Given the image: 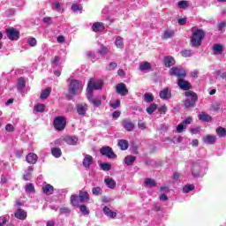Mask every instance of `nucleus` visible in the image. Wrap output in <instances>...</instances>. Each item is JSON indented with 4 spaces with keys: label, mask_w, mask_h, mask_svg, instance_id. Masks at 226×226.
I'll use <instances>...</instances> for the list:
<instances>
[{
    "label": "nucleus",
    "mask_w": 226,
    "mask_h": 226,
    "mask_svg": "<svg viewBox=\"0 0 226 226\" xmlns=\"http://www.w3.org/2000/svg\"><path fill=\"white\" fill-rule=\"evenodd\" d=\"M192 36L191 37V46L199 49L202 45V41L206 38V32L200 28L193 26L192 28Z\"/></svg>",
    "instance_id": "obj_1"
},
{
    "label": "nucleus",
    "mask_w": 226,
    "mask_h": 226,
    "mask_svg": "<svg viewBox=\"0 0 226 226\" xmlns=\"http://www.w3.org/2000/svg\"><path fill=\"white\" fill-rule=\"evenodd\" d=\"M69 89L68 94H66L67 100H72L74 96H77L82 91V83L79 79H69Z\"/></svg>",
    "instance_id": "obj_2"
},
{
    "label": "nucleus",
    "mask_w": 226,
    "mask_h": 226,
    "mask_svg": "<svg viewBox=\"0 0 226 226\" xmlns=\"http://www.w3.org/2000/svg\"><path fill=\"white\" fill-rule=\"evenodd\" d=\"M185 96L187 98H191V100L185 99L184 101V105L185 109H193L195 107V103L199 102V95H197V93L188 90L187 92L185 93Z\"/></svg>",
    "instance_id": "obj_3"
},
{
    "label": "nucleus",
    "mask_w": 226,
    "mask_h": 226,
    "mask_svg": "<svg viewBox=\"0 0 226 226\" xmlns=\"http://www.w3.org/2000/svg\"><path fill=\"white\" fill-rule=\"evenodd\" d=\"M53 125L57 132H63L66 128V119L64 117H56L53 120Z\"/></svg>",
    "instance_id": "obj_4"
},
{
    "label": "nucleus",
    "mask_w": 226,
    "mask_h": 226,
    "mask_svg": "<svg viewBox=\"0 0 226 226\" xmlns=\"http://www.w3.org/2000/svg\"><path fill=\"white\" fill-rule=\"evenodd\" d=\"M171 77H177V79H185L186 77V71L183 67H172L170 70Z\"/></svg>",
    "instance_id": "obj_5"
},
{
    "label": "nucleus",
    "mask_w": 226,
    "mask_h": 226,
    "mask_svg": "<svg viewBox=\"0 0 226 226\" xmlns=\"http://www.w3.org/2000/svg\"><path fill=\"white\" fill-rule=\"evenodd\" d=\"M100 89H103V80L100 79L93 82V79H90L88 81L87 83L88 91H98Z\"/></svg>",
    "instance_id": "obj_6"
},
{
    "label": "nucleus",
    "mask_w": 226,
    "mask_h": 226,
    "mask_svg": "<svg viewBox=\"0 0 226 226\" xmlns=\"http://www.w3.org/2000/svg\"><path fill=\"white\" fill-rule=\"evenodd\" d=\"M101 154L102 156H107V158L114 160V158H117V155L114 153V150H112V147H103L100 149Z\"/></svg>",
    "instance_id": "obj_7"
},
{
    "label": "nucleus",
    "mask_w": 226,
    "mask_h": 226,
    "mask_svg": "<svg viewBox=\"0 0 226 226\" xmlns=\"http://www.w3.org/2000/svg\"><path fill=\"white\" fill-rule=\"evenodd\" d=\"M7 38L11 40V41H13L15 40H19L20 38V32L14 27L8 28L6 30Z\"/></svg>",
    "instance_id": "obj_8"
},
{
    "label": "nucleus",
    "mask_w": 226,
    "mask_h": 226,
    "mask_svg": "<svg viewBox=\"0 0 226 226\" xmlns=\"http://www.w3.org/2000/svg\"><path fill=\"white\" fill-rule=\"evenodd\" d=\"M116 93L117 94H120V96H126V94H128L129 93L128 88H126V84L118 83L116 86Z\"/></svg>",
    "instance_id": "obj_9"
},
{
    "label": "nucleus",
    "mask_w": 226,
    "mask_h": 226,
    "mask_svg": "<svg viewBox=\"0 0 226 226\" xmlns=\"http://www.w3.org/2000/svg\"><path fill=\"white\" fill-rule=\"evenodd\" d=\"M177 86L178 87H180L183 91H190V89H192V85L185 80L183 78H179L177 80Z\"/></svg>",
    "instance_id": "obj_10"
},
{
    "label": "nucleus",
    "mask_w": 226,
    "mask_h": 226,
    "mask_svg": "<svg viewBox=\"0 0 226 226\" xmlns=\"http://www.w3.org/2000/svg\"><path fill=\"white\" fill-rule=\"evenodd\" d=\"M88 109L89 106L87 103H79L76 105V111L79 116H85Z\"/></svg>",
    "instance_id": "obj_11"
},
{
    "label": "nucleus",
    "mask_w": 226,
    "mask_h": 226,
    "mask_svg": "<svg viewBox=\"0 0 226 226\" xmlns=\"http://www.w3.org/2000/svg\"><path fill=\"white\" fill-rule=\"evenodd\" d=\"M159 96L162 100H170L172 98V93L169 87H166L160 92Z\"/></svg>",
    "instance_id": "obj_12"
},
{
    "label": "nucleus",
    "mask_w": 226,
    "mask_h": 226,
    "mask_svg": "<svg viewBox=\"0 0 226 226\" xmlns=\"http://www.w3.org/2000/svg\"><path fill=\"white\" fill-rule=\"evenodd\" d=\"M92 31L94 33H103L105 31V25L102 22H95L92 26Z\"/></svg>",
    "instance_id": "obj_13"
},
{
    "label": "nucleus",
    "mask_w": 226,
    "mask_h": 226,
    "mask_svg": "<svg viewBox=\"0 0 226 226\" xmlns=\"http://www.w3.org/2000/svg\"><path fill=\"white\" fill-rule=\"evenodd\" d=\"M83 167H85V169H89L91 167V165H93L94 163V159H93V157L89 154H87L85 156V158L83 159Z\"/></svg>",
    "instance_id": "obj_14"
},
{
    "label": "nucleus",
    "mask_w": 226,
    "mask_h": 226,
    "mask_svg": "<svg viewBox=\"0 0 226 226\" xmlns=\"http://www.w3.org/2000/svg\"><path fill=\"white\" fill-rule=\"evenodd\" d=\"M163 64L166 68H170V66H174L176 64V59L171 56H164Z\"/></svg>",
    "instance_id": "obj_15"
},
{
    "label": "nucleus",
    "mask_w": 226,
    "mask_h": 226,
    "mask_svg": "<svg viewBox=\"0 0 226 226\" xmlns=\"http://www.w3.org/2000/svg\"><path fill=\"white\" fill-rule=\"evenodd\" d=\"M14 216L18 220H26V218H27V212L22 208H19L15 212Z\"/></svg>",
    "instance_id": "obj_16"
},
{
    "label": "nucleus",
    "mask_w": 226,
    "mask_h": 226,
    "mask_svg": "<svg viewBox=\"0 0 226 226\" xmlns=\"http://www.w3.org/2000/svg\"><path fill=\"white\" fill-rule=\"evenodd\" d=\"M26 161L27 163H30V165H34V163L38 162V155L34 153H29L26 157Z\"/></svg>",
    "instance_id": "obj_17"
},
{
    "label": "nucleus",
    "mask_w": 226,
    "mask_h": 226,
    "mask_svg": "<svg viewBox=\"0 0 226 226\" xmlns=\"http://www.w3.org/2000/svg\"><path fill=\"white\" fill-rule=\"evenodd\" d=\"M64 141L69 146H77V142H79V139L75 136H67L64 138Z\"/></svg>",
    "instance_id": "obj_18"
},
{
    "label": "nucleus",
    "mask_w": 226,
    "mask_h": 226,
    "mask_svg": "<svg viewBox=\"0 0 226 226\" xmlns=\"http://www.w3.org/2000/svg\"><path fill=\"white\" fill-rule=\"evenodd\" d=\"M122 126L127 132H133V130L135 129V124L126 120L122 121Z\"/></svg>",
    "instance_id": "obj_19"
},
{
    "label": "nucleus",
    "mask_w": 226,
    "mask_h": 226,
    "mask_svg": "<svg viewBox=\"0 0 226 226\" xmlns=\"http://www.w3.org/2000/svg\"><path fill=\"white\" fill-rule=\"evenodd\" d=\"M192 174L194 177L200 176V165L198 162L192 164Z\"/></svg>",
    "instance_id": "obj_20"
},
{
    "label": "nucleus",
    "mask_w": 226,
    "mask_h": 226,
    "mask_svg": "<svg viewBox=\"0 0 226 226\" xmlns=\"http://www.w3.org/2000/svg\"><path fill=\"white\" fill-rule=\"evenodd\" d=\"M79 197L80 202H89L91 199L89 197V193L87 192H83V191H79Z\"/></svg>",
    "instance_id": "obj_21"
},
{
    "label": "nucleus",
    "mask_w": 226,
    "mask_h": 226,
    "mask_svg": "<svg viewBox=\"0 0 226 226\" xmlns=\"http://www.w3.org/2000/svg\"><path fill=\"white\" fill-rule=\"evenodd\" d=\"M105 215L108 216V218H116L117 216V214L112 210L109 207H104L102 209Z\"/></svg>",
    "instance_id": "obj_22"
},
{
    "label": "nucleus",
    "mask_w": 226,
    "mask_h": 226,
    "mask_svg": "<svg viewBox=\"0 0 226 226\" xmlns=\"http://www.w3.org/2000/svg\"><path fill=\"white\" fill-rule=\"evenodd\" d=\"M203 142L204 144H215V142H216V136L207 134L203 137Z\"/></svg>",
    "instance_id": "obj_23"
},
{
    "label": "nucleus",
    "mask_w": 226,
    "mask_h": 226,
    "mask_svg": "<svg viewBox=\"0 0 226 226\" xmlns=\"http://www.w3.org/2000/svg\"><path fill=\"white\" fill-rule=\"evenodd\" d=\"M42 192L45 195H52V193H54V186L50 184H47L42 186Z\"/></svg>",
    "instance_id": "obj_24"
},
{
    "label": "nucleus",
    "mask_w": 226,
    "mask_h": 226,
    "mask_svg": "<svg viewBox=\"0 0 226 226\" xmlns=\"http://www.w3.org/2000/svg\"><path fill=\"white\" fill-rule=\"evenodd\" d=\"M50 93H52L51 87H47L46 89L42 90L40 95L41 100H47V98L50 96Z\"/></svg>",
    "instance_id": "obj_25"
},
{
    "label": "nucleus",
    "mask_w": 226,
    "mask_h": 226,
    "mask_svg": "<svg viewBox=\"0 0 226 226\" xmlns=\"http://www.w3.org/2000/svg\"><path fill=\"white\" fill-rule=\"evenodd\" d=\"M104 183L105 185L108 186V188H110V190H114V188H116V180H114V178H105L104 179Z\"/></svg>",
    "instance_id": "obj_26"
},
{
    "label": "nucleus",
    "mask_w": 226,
    "mask_h": 226,
    "mask_svg": "<svg viewBox=\"0 0 226 226\" xmlns=\"http://www.w3.org/2000/svg\"><path fill=\"white\" fill-rule=\"evenodd\" d=\"M199 120L203 121L204 123H209V121H213V117H211V116L208 114L202 112L199 115Z\"/></svg>",
    "instance_id": "obj_27"
},
{
    "label": "nucleus",
    "mask_w": 226,
    "mask_h": 226,
    "mask_svg": "<svg viewBox=\"0 0 226 226\" xmlns=\"http://www.w3.org/2000/svg\"><path fill=\"white\" fill-rule=\"evenodd\" d=\"M24 87H26V79H24V77H20L18 79L17 89L18 91H23Z\"/></svg>",
    "instance_id": "obj_28"
},
{
    "label": "nucleus",
    "mask_w": 226,
    "mask_h": 226,
    "mask_svg": "<svg viewBox=\"0 0 226 226\" xmlns=\"http://www.w3.org/2000/svg\"><path fill=\"white\" fill-rule=\"evenodd\" d=\"M174 37V30H166L162 34V40H170V38Z\"/></svg>",
    "instance_id": "obj_29"
},
{
    "label": "nucleus",
    "mask_w": 226,
    "mask_h": 226,
    "mask_svg": "<svg viewBox=\"0 0 226 226\" xmlns=\"http://www.w3.org/2000/svg\"><path fill=\"white\" fill-rule=\"evenodd\" d=\"M130 144L128 143V140L126 139H120L118 141V147H120V149L122 151H126V149H128Z\"/></svg>",
    "instance_id": "obj_30"
},
{
    "label": "nucleus",
    "mask_w": 226,
    "mask_h": 226,
    "mask_svg": "<svg viewBox=\"0 0 226 226\" xmlns=\"http://www.w3.org/2000/svg\"><path fill=\"white\" fill-rule=\"evenodd\" d=\"M51 154L55 158H61V156L63 155V152L61 151V148H59V147H53V148H51Z\"/></svg>",
    "instance_id": "obj_31"
},
{
    "label": "nucleus",
    "mask_w": 226,
    "mask_h": 226,
    "mask_svg": "<svg viewBox=\"0 0 226 226\" xmlns=\"http://www.w3.org/2000/svg\"><path fill=\"white\" fill-rule=\"evenodd\" d=\"M137 160V157L133 155H127L124 159L125 165L132 166L133 162Z\"/></svg>",
    "instance_id": "obj_32"
},
{
    "label": "nucleus",
    "mask_w": 226,
    "mask_h": 226,
    "mask_svg": "<svg viewBox=\"0 0 226 226\" xmlns=\"http://www.w3.org/2000/svg\"><path fill=\"white\" fill-rule=\"evenodd\" d=\"M193 190H195V185L187 184L183 187L182 192L184 193H190V192H193Z\"/></svg>",
    "instance_id": "obj_33"
},
{
    "label": "nucleus",
    "mask_w": 226,
    "mask_h": 226,
    "mask_svg": "<svg viewBox=\"0 0 226 226\" xmlns=\"http://www.w3.org/2000/svg\"><path fill=\"white\" fill-rule=\"evenodd\" d=\"M79 202H80V199L79 195L73 194L71 196V204H72V206L77 207L79 206Z\"/></svg>",
    "instance_id": "obj_34"
},
{
    "label": "nucleus",
    "mask_w": 226,
    "mask_h": 226,
    "mask_svg": "<svg viewBox=\"0 0 226 226\" xmlns=\"http://www.w3.org/2000/svg\"><path fill=\"white\" fill-rule=\"evenodd\" d=\"M115 45L117 49H123V47H124V43L123 42V37L117 36Z\"/></svg>",
    "instance_id": "obj_35"
},
{
    "label": "nucleus",
    "mask_w": 226,
    "mask_h": 226,
    "mask_svg": "<svg viewBox=\"0 0 226 226\" xmlns=\"http://www.w3.org/2000/svg\"><path fill=\"white\" fill-rule=\"evenodd\" d=\"M109 50H110V49L107 48L105 45L102 44L101 45V49H98V54H100L101 56H107V54H109Z\"/></svg>",
    "instance_id": "obj_36"
},
{
    "label": "nucleus",
    "mask_w": 226,
    "mask_h": 226,
    "mask_svg": "<svg viewBox=\"0 0 226 226\" xmlns=\"http://www.w3.org/2000/svg\"><path fill=\"white\" fill-rule=\"evenodd\" d=\"M139 70L146 72V70H151V64L149 62H143L139 64Z\"/></svg>",
    "instance_id": "obj_37"
},
{
    "label": "nucleus",
    "mask_w": 226,
    "mask_h": 226,
    "mask_svg": "<svg viewBox=\"0 0 226 226\" xmlns=\"http://www.w3.org/2000/svg\"><path fill=\"white\" fill-rule=\"evenodd\" d=\"M218 137H226V129L222 127V126H219L216 128L215 130Z\"/></svg>",
    "instance_id": "obj_38"
},
{
    "label": "nucleus",
    "mask_w": 226,
    "mask_h": 226,
    "mask_svg": "<svg viewBox=\"0 0 226 226\" xmlns=\"http://www.w3.org/2000/svg\"><path fill=\"white\" fill-rule=\"evenodd\" d=\"M188 6H190V4H188V1H186V0L179 1L177 4V8H180L182 10H186V8H188Z\"/></svg>",
    "instance_id": "obj_39"
},
{
    "label": "nucleus",
    "mask_w": 226,
    "mask_h": 226,
    "mask_svg": "<svg viewBox=\"0 0 226 226\" xmlns=\"http://www.w3.org/2000/svg\"><path fill=\"white\" fill-rule=\"evenodd\" d=\"M145 186H148L149 188H153L156 186V182L151 178H146Z\"/></svg>",
    "instance_id": "obj_40"
},
{
    "label": "nucleus",
    "mask_w": 226,
    "mask_h": 226,
    "mask_svg": "<svg viewBox=\"0 0 226 226\" xmlns=\"http://www.w3.org/2000/svg\"><path fill=\"white\" fill-rule=\"evenodd\" d=\"M213 50L215 54H222V52H223V46L222 44H215Z\"/></svg>",
    "instance_id": "obj_41"
},
{
    "label": "nucleus",
    "mask_w": 226,
    "mask_h": 226,
    "mask_svg": "<svg viewBox=\"0 0 226 226\" xmlns=\"http://www.w3.org/2000/svg\"><path fill=\"white\" fill-rule=\"evenodd\" d=\"M100 167H101L102 170H103L104 172H107V171L110 170V169H112V165L109 162L101 163Z\"/></svg>",
    "instance_id": "obj_42"
},
{
    "label": "nucleus",
    "mask_w": 226,
    "mask_h": 226,
    "mask_svg": "<svg viewBox=\"0 0 226 226\" xmlns=\"http://www.w3.org/2000/svg\"><path fill=\"white\" fill-rule=\"evenodd\" d=\"M156 109H158L157 104H151L148 108H147V114L151 115L153 112L156 111Z\"/></svg>",
    "instance_id": "obj_43"
},
{
    "label": "nucleus",
    "mask_w": 226,
    "mask_h": 226,
    "mask_svg": "<svg viewBox=\"0 0 226 226\" xmlns=\"http://www.w3.org/2000/svg\"><path fill=\"white\" fill-rule=\"evenodd\" d=\"M92 193L93 195L98 196V195H102V193H103V191L101 189L100 186H97L92 189Z\"/></svg>",
    "instance_id": "obj_44"
},
{
    "label": "nucleus",
    "mask_w": 226,
    "mask_h": 226,
    "mask_svg": "<svg viewBox=\"0 0 226 226\" xmlns=\"http://www.w3.org/2000/svg\"><path fill=\"white\" fill-rule=\"evenodd\" d=\"M71 10H72V11H82L83 7L82 4H72Z\"/></svg>",
    "instance_id": "obj_45"
},
{
    "label": "nucleus",
    "mask_w": 226,
    "mask_h": 226,
    "mask_svg": "<svg viewBox=\"0 0 226 226\" xmlns=\"http://www.w3.org/2000/svg\"><path fill=\"white\" fill-rule=\"evenodd\" d=\"M26 192H27V193H34V185H33V184H27L25 187Z\"/></svg>",
    "instance_id": "obj_46"
},
{
    "label": "nucleus",
    "mask_w": 226,
    "mask_h": 226,
    "mask_svg": "<svg viewBox=\"0 0 226 226\" xmlns=\"http://www.w3.org/2000/svg\"><path fill=\"white\" fill-rule=\"evenodd\" d=\"M34 110H36V112H45V104H36Z\"/></svg>",
    "instance_id": "obj_47"
},
{
    "label": "nucleus",
    "mask_w": 226,
    "mask_h": 226,
    "mask_svg": "<svg viewBox=\"0 0 226 226\" xmlns=\"http://www.w3.org/2000/svg\"><path fill=\"white\" fill-rule=\"evenodd\" d=\"M145 102L147 103H151V102H154V96H153V94H145Z\"/></svg>",
    "instance_id": "obj_48"
},
{
    "label": "nucleus",
    "mask_w": 226,
    "mask_h": 226,
    "mask_svg": "<svg viewBox=\"0 0 226 226\" xmlns=\"http://www.w3.org/2000/svg\"><path fill=\"white\" fill-rule=\"evenodd\" d=\"M109 106L115 109H118V107H121V101L117 99L115 102H110Z\"/></svg>",
    "instance_id": "obj_49"
},
{
    "label": "nucleus",
    "mask_w": 226,
    "mask_h": 226,
    "mask_svg": "<svg viewBox=\"0 0 226 226\" xmlns=\"http://www.w3.org/2000/svg\"><path fill=\"white\" fill-rule=\"evenodd\" d=\"M90 103H93L94 107H100L102 105V100L100 99H92Z\"/></svg>",
    "instance_id": "obj_50"
},
{
    "label": "nucleus",
    "mask_w": 226,
    "mask_h": 226,
    "mask_svg": "<svg viewBox=\"0 0 226 226\" xmlns=\"http://www.w3.org/2000/svg\"><path fill=\"white\" fill-rule=\"evenodd\" d=\"M186 128V125H185V123H180L177 126V133H183V130Z\"/></svg>",
    "instance_id": "obj_51"
},
{
    "label": "nucleus",
    "mask_w": 226,
    "mask_h": 226,
    "mask_svg": "<svg viewBox=\"0 0 226 226\" xmlns=\"http://www.w3.org/2000/svg\"><path fill=\"white\" fill-rule=\"evenodd\" d=\"M183 57H192V49H185L182 51Z\"/></svg>",
    "instance_id": "obj_52"
},
{
    "label": "nucleus",
    "mask_w": 226,
    "mask_h": 226,
    "mask_svg": "<svg viewBox=\"0 0 226 226\" xmlns=\"http://www.w3.org/2000/svg\"><path fill=\"white\" fill-rule=\"evenodd\" d=\"M79 209L82 215H89V210H87V207L86 205H81Z\"/></svg>",
    "instance_id": "obj_53"
},
{
    "label": "nucleus",
    "mask_w": 226,
    "mask_h": 226,
    "mask_svg": "<svg viewBox=\"0 0 226 226\" xmlns=\"http://www.w3.org/2000/svg\"><path fill=\"white\" fill-rule=\"evenodd\" d=\"M27 43L30 45V47H36V39L32 37L28 39Z\"/></svg>",
    "instance_id": "obj_54"
},
{
    "label": "nucleus",
    "mask_w": 226,
    "mask_h": 226,
    "mask_svg": "<svg viewBox=\"0 0 226 226\" xmlns=\"http://www.w3.org/2000/svg\"><path fill=\"white\" fill-rule=\"evenodd\" d=\"M5 130H6V132H15V127L13 126V124H8L5 126Z\"/></svg>",
    "instance_id": "obj_55"
},
{
    "label": "nucleus",
    "mask_w": 226,
    "mask_h": 226,
    "mask_svg": "<svg viewBox=\"0 0 226 226\" xmlns=\"http://www.w3.org/2000/svg\"><path fill=\"white\" fill-rule=\"evenodd\" d=\"M158 112H160V114H166L167 113V106L164 104V105L161 106L160 108H158Z\"/></svg>",
    "instance_id": "obj_56"
},
{
    "label": "nucleus",
    "mask_w": 226,
    "mask_h": 226,
    "mask_svg": "<svg viewBox=\"0 0 226 226\" xmlns=\"http://www.w3.org/2000/svg\"><path fill=\"white\" fill-rule=\"evenodd\" d=\"M42 21L44 24H48L49 26L52 25V18L51 17H45L43 18Z\"/></svg>",
    "instance_id": "obj_57"
},
{
    "label": "nucleus",
    "mask_w": 226,
    "mask_h": 226,
    "mask_svg": "<svg viewBox=\"0 0 226 226\" xmlns=\"http://www.w3.org/2000/svg\"><path fill=\"white\" fill-rule=\"evenodd\" d=\"M87 98L88 100V102H90L93 99V91H90L87 88Z\"/></svg>",
    "instance_id": "obj_58"
},
{
    "label": "nucleus",
    "mask_w": 226,
    "mask_h": 226,
    "mask_svg": "<svg viewBox=\"0 0 226 226\" xmlns=\"http://www.w3.org/2000/svg\"><path fill=\"white\" fill-rule=\"evenodd\" d=\"M178 25L185 26L186 24V18H181L177 19Z\"/></svg>",
    "instance_id": "obj_59"
},
{
    "label": "nucleus",
    "mask_w": 226,
    "mask_h": 226,
    "mask_svg": "<svg viewBox=\"0 0 226 226\" xmlns=\"http://www.w3.org/2000/svg\"><path fill=\"white\" fill-rule=\"evenodd\" d=\"M182 123H184V125L186 127V125L192 124V117H188L185 120H184Z\"/></svg>",
    "instance_id": "obj_60"
},
{
    "label": "nucleus",
    "mask_w": 226,
    "mask_h": 226,
    "mask_svg": "<svg viewBox=\"0 0 226 226\" xmlns=\"http://www.w3.org/2000/svg\"><path fill=\"white\" fill-rule=\"evenodd\" d=\"M87 57H89L90 59H95V58H96V56L94 55V52H93V51H88V52L87 53Z\"/></svg>",
    "instance_id": "obj_61"
},
{
    "label": "nucleus",
    "mask_w": 226,
    "mask_h": 226,
    "mask_svg": "<svg viewBox=\"0 0 226 226\" xmlns=\"http://www.w3.org/2000/svg\"><path fill=\"white\" fill-rule=\"evenodd\" d=\"M225 26H226V22H222L217 25V29H218V31H222L223 27H225Z\"/></svg>",
    "instance_id": "obj_62"
},
{
    "label": "nucleus",
    "mask_w": 226,
    "mask_h": 226,
    "mask_svg": "<svg viewBox=\"0 0 226 226\" xmlns=\"http://www.w3.org/2000/svg\"><path fill=\"white\" fill-rule=\"evenodd\" d=\"M116 68H117V64L116 62H111L109 64V70H116Z\"/></svg>",
    "instance_id": "obj_63"
},
{
    "label": "nucleus",
    "mask_w": 226,
    "mask_h": 226,
    "mask_svg": "<svg viewBox=\"0 0 226 226\" xmlns=\"http://www.w3.org/2000/svg\"><path fill=\"white\" fill-rule=\"evenodd\" d=\"M159 199L160 200H169V197H167L164 193L160 194Z\"/></svg>",
    "instance_id": "obj_64"
}]
</instances>
